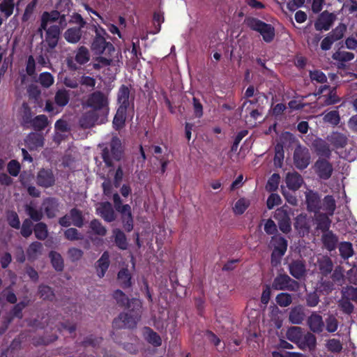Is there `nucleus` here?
Returning a JSON list of instances; mask_svg holds the SVG:
<instances>
[{
  "instance_id": "f257e3e1",
  "label": "nucleus",
  "mask_w": 357,
  "mask_h": 357,
  "mask_svg": "<svg viewBox=\"0 0 357 357\" xmlns=\"http://www.w3.org/2000/svg\"><path fill=\"white\" fill-rule=\"evenodd\" d=\"M95 33L96 36L91 44V50L97 54H105L97 58L98 63H96L95 66H119L120 63H122L121 53L119 50H116L111 43L106 41L105 37L107 35L106 31L100 27L96 29Z\"/></svg>"
},
{
  "instance_id": "f03ea898",
  "label": "nucleus",
  "mask_w": 357,
  "mask_h": 357,
  "mask_svg": "<svg viewBox=\"0 0 357 357\" xmlns=\"http://www.w3.org/2000/svg\"><path fill=\"white\" fill-rule=\"evenodd\" d=\"M142 302L138 299H132L129 303L128 310L126 313L121 314L114 321V325L116 328H133L140 320L142 314Z\"/></svg>"
},
{
  "instance_id": "7ed1b4c3",
  "label": "nucleus",
  "mask_w": 357,
  "mask_h": 357,
  "mask_svg": "<svg viewBox=\"0 0 357 357\" xmlns=\"http://www.w3.org/2000/svg\"><path fill=\"white\" fill-rule=\"evenodd\" d=\"M107 97L100 91H96L91 93L86 101L87 107L91 108L92 111L96 112L102 118H107L109 114Z\"/></svg>"
},
{
  "instance_id": "20e7f679",
  "label": "nucleus",
  "mask_w": 357,
  "mask_h": 357,
  "mask_svg": "<svg viewBox=\"0 0 357 357\" xmlns=\"http://www.w3.org/2000/svg\"><path fill=\"white\" fill-rule=\"evenodd\" d=\"M245 24L251 29L259 32L266 42L269 43L273 40L275 29L271 24L253 17L245 19Z\"/></svg>"
},
{
  "instance_id": "39448f33",
  "label": "nucleus",
  "mask_w": 357,
  "mask_h": 357,
  "mask_svg": "<svg viewBox=\"0 0 357 357\" xmlns=\"http://www.w3.org/2000/svg\"><path fill=\"white\" fill-rule=\"evenodd\" d=\"M111 153L107 148L102 150V159L107 166L110 167L112 165V157L116 160H120L123 155V149L121 140L114 137L110 143Z\"/></svg>"
},
{
  "instance_id": "423d86ee",
  "label": "nucleus",
  "mask_w": 357,
  "mask_h": 357,
  "mask_svg": "<svg viewBox=\"0 0 357 357\" xmlns=\"http://www.w3.org/2000/svg\"><path fill=\"white\" fill-rule=\"evenodd\" d=\"M272 287L276 290L297 291L298 283L286 274H279L274 279Z\"/></svg>"
},
{
  "instance_id": "0eeeda50",
  "label": "nucleus",
  "mask_w": 357,
  "mask_h": 357,
  "mask_svg": "<svg viewBox=\"0 0 357 357\" xmlns=\"http://www.w3.org/2000/svg\"><path fill=\"white\" fill-rule=\"evenodd\" d=\"M311 156L306 147L298 146L294 152V163L299 169H305L310 164Z\"/></svg>"
},
{
  "instance_id": "6e6552de",
  "label": "nucleus",
  "mask_w": 357,
  "mask_h": 357,
  "mask_svg": "<svg viewBox=\"0 0 357 357\" xmlns=\"http://www.w3.org/2000/svg\"><path fill=\"white\" fill-rule=\"evenodd\" d=\"M315 173L321 179H328L333 172L332 164L327 158H319L313 166Z\"/></svg>"
},
{
  "instance_id": "1a4fd4ad",
  "label": "nucleus",
  "mask_w": 357,
  "mask_h": 357,
  "mask_svg": "<svg viewBox=\"0 0 357 357\" xmlns=\"http://www.w3.org/2000/svg\"><path fill=\"white\" fill-rule=\"evenodd\" d=\"M273 240L275 241V245L271 255V263L273 266H276L287 250V242L281 236H275Z\"/></svg>"
},
{
  "instance_id": "9d476101",
  "label": "nucleus",
  "mask_w": 357,
  "mask_h": 357,
  "mask_svg": "<svg viewBox=\"0 0 357 357\" xmlns=\"http://www.w3.org/2000/svg\"><path fill=\"white\" fill-rule=\"evenodd\" d=\"M336 20V15L328 11H324L318 17L314 23V27L317 31H328Z\"/></svg>"
},
{
  "instance_id": "9b49d317",
  "label": "nucleus",
  "mask_w": 357,
  "mask_h": 357,
  "mask_svg": "<svg viewBox=\"0 0 357 357\" xmlns=\"http://www.w3.org/2000/svg\"><path fill=\"white\" fill-rule=\"evenodd\" d=\"M107 120L102 118L98 113L90 110L85 112L79 119V124L84 128L93 127L96 123H103Z\"/></svg>"
},
{
  "instance_id": "f8f14e48",
  "label": "nucleus",
  "mask_w": 357,
  "mask_h": 357,
  "mask_svg": "<svg viewBox=\"0 0 357 357\" xmlns=\"http://www.w3.org/2000/svg\"><path fill=\"white\" fill-rule=\"evenodd\" d=\"M36 183L43 188L52 187L55 183V176L50 169H41L36 176Z\"/></svg>"
},
{
  "instance_id": "ddd939ff",
  "label": "nucleus",
  "mask_w": 357,
  "mask_h": 357,
  "mask_svg": "<svg viewBox=\"0 0 357 357\" xmlns=\"http://www.w3.org/2000/svg\"><path fill=\"white\" fill-rule=\"evenodd\" d=\"M274 218L278 220L279 228L283 233H288L291 231L290 218L284 207L275 211Z\"/></svg>"
},
{
  "instance_id": "4468645a",
  "label": "nucleus",
  "mask_w": 357,
  "mask_h": 357,
  "mask_svg": "<svg viewBox=\"0 0 357 357\" xmlns=\"http://www.w3.org/2000/svg\"><path fill=\"white\" fill-rule=\"evenodd\" d=\"M96 212L105 221L110 222L116 219V214L109 202L99 203L96 206Z\"/></svg>"
},
{
  "instance_id": "2eb2a0df",
  "label": "nucleus",
  "mask_w": 357,
  "mask_h": 357,
  "mask_svg": "<svg viewBox=\"0 0 357 357\" xmlns=\"http://www.w3.org/2000/svg\"><path fill=\"white\" fill-rule=\"evenodd\" d=\"M45 31H46L45 43L52 50L55 48L58 44L60 36V28L59 26L53 25L50 26Z\"/></svg>"
},
{
  "instance_id": "dca6fc26",
  "label": "nucleus",
  "mask_w": 357,
  "mask_h": 357,
  "mask_svg": "<svg viewBox=\"0 0 357 357\" xmlns=\"http://www.w3.org/2000/svg\"><path fill=\"white\" fill-rule=\"evenodd\" d=\"M59 18V12L57 10H52L51 12H44L41 16L40 26L38 29L42 33L43 30H46L52 24L56 22Z\"/></svg>"
},
{
  "instance_id": "f3484780",
  "label": "nucleus",
  "mask_w": 357,
  "mask_h": 357,
  "mask_svg": "<svg viewBox=\"0 0 357 357\" xmlns=\"http://www.w3.org/2000/svg\"><path fill=\"white\" fill-rule=\"evenodd\" d=\"M116 210L122 215L125 229L128 231H131L133 227V220L130 206L129 204H122L121 207Z\"/></svg>"
},
{
  "instance_id": "a211bd4d",
  "label": "nucleus",
  "mask_w": 357,
  "mask_h": 357,
  "mask_svg": "<svg viewBox=\"0 0 357 357\" xmlns=\"http://www.w3.org/2000/svg\"><path fill=\"white\" fill-rule=\"evenodd\" d=\"M25 144L30 151L38 150L44 145V137L36 132L30 133L25 139Z\"/></svg>"
},
{
  "instance_id": "6ab92c4d",
  "label": "nucleus",
  "mask_w": 357,
  "mask_h": 357,
  "mask_svg": "<svg viewBox=\"0 0 357 357\" xmlns=\"http://www.w3.org/2000/svg\"><path fill=\"white\" fill-rule=\"evenodd\" d=\"M285 183L289 189L296 191L303 184V179L298 172H289L286 175Z\"/></svg>"
},
{
  "instance_id": "aec40b11",
  "label": "nucleus",
  "mask_w": 357,
  "mask_h": 357,
  "mask_svg": "<svg viewBox=\"0 0 357 357\" xmlns=\"http://www.w3.org/2000/svg\"><path fill=\"white\" fill-rule=\"evenodd\" d=\"M316 344L317 340L315 336L311 333H307L302 335L301 339L298 344V347L303 350L307 349L310 351H312L315 349Z\"/></svg>"
},
{
  "instance_id": "412c9836",
  "label": "nucleus",
  "mask_w": 357,
  "mask_h": 357,
  "mask_svg": "<svg viewBox=\"0 0 357 357\" xmlns=\"http://www.w3.org/2000/svg\"><path fill=\"white\" fill-rule=\"evenodd\" d=\"M82 29L77 27L68 28L63 33L65 40L71 44L77 43L82 37Z\"/></svg>"
},
{
  "instance_id": "4be33fe9",
  "label": "nucleus",
  "mask_w": 357,
  "mask_h": 357,
  "mask_svg": "<svg viewBox=\"0 0 357 357\" xmlns=\"http://www.w3.org/2000/svg\"><path fill=\"white\" fill-rule=\"evenodd\" d=\"M307 324L314 333H321L324 328V321L321 316L312 313L307 319Z\"/></svg>"
},
{
  "instance_id": "5701e85b",
  "label": "nucleus",
  "mask_w": 357,
  "mask_h": 357,
  "mask_svg": "<svg viewBox=\"0 0 357 357\" xmlns=\"http://www.w3.org/2000/svg\"><path fill=\"white\" fill-rule=\"evenodd\" d=\"M305 199L309 211L316 212L319 210V197L316 192L310 190H307L305 192Z\"/></svg>"
},
{
  "instance_id": "b1692460",
  "label": "nucleus",
  "mask_w": 357,
  "mask_h": 357,
  "mask_svg": "<svg viewBox=\"0 0 357 357\" xmlns=\"http://www.w3.org/2000/svg\"><path fill=\"white\" fill-rule=\"evenodd\" d=\"M43 207L49 218L55 217L58 210V203L54 198H47L43 202Z\"/></svg>"
},
{
  "instance_id": "393cba45",
  "label": "nucleus",
  "mask_w": 357,
  "mask_h": 357,
  "mask_svg": "<svg viewBox=\"0 0 357 357\" xmlns=\"http://www.w3.org/2000/svg\"><path fill=\"white\" fill-rule=\"evenodd\" d=\"M109 265V255L108 252H105L101 257L97 261V274L99 278H102Z\"/></svg>"
},
{
  "instance_id": "a878e982",
  "label": "nucleus",
  "mask_w": 357,
  "mask_h": 357,
  "mask_svg": "<svg viewBox=\"0 0 357 357\" xmlns=\"http://www.w3.org/2000/svg\"><path fill=\"white\" fill-rule=\"evenodd\" d=\"M316 153L320 157L329 158L331 155V151L328 145L323 140L318 139L314 144Z\"/></svg>"
},
{
  "instance_id": "bb28decb",
  "label": "nucleus",
  "mask_w": 357,
  "mask_h": 357,
  "mask_svg": "<svg viewBox=\"0 0 357 357\" xmlns=\"http://www.w3.org/2000/svg\"><path fill=\"white\" fill-rule=\"evenodd\" d=\"M305 314L303 308L301 305H298L293 307L289 315V320L294 324H299L304 319Z\"/></svg>"
},
{
  "instance_id": "cd10ccee",
  "label": "nucleus",
  "mask_w": 357,
  "mask_h": 357,
  "mask_svg": "<svg viewBox=\"0 0 357 357\" xmlns=\"http://www.w3.org/2000/svg\"><path fill=\"white\" fill-rule=\"evenodd\" d=\"M294 227L300 234L304 235L307 233L310 226L307 216L303 214L298 215L296 218Z\"/></svg>"
},
{
  "instance_id": "c85d7f7f",
  "label": "nucleus",
  "mask_w": 357,
  "mask_h": 357,
  "mask_svg": "<svg viewBox=\"0 0 357 357\" xmlns=\"http://www.w3.org/2000/svg\"><path fill=\"white\" fill-rule=\"evenodd\" d=\"M43 245L38 241L33 242L29 245L26 250V255L29 260H35L41 254Z\"/></svg>"
},
{
  "instance_id": "c756f323",
  "label": "nucleus",
  "mask_w": 357,
  "mask_h": 357,
  "mask_svg": "<svg viewBox=\"0 0 357 357\" xmlns=\"http://www.w3.org/2000/svg\"><path fill=\"white\" fill-rule=\"evenodd\" d=\"M289 268L291 275L297 279L303 277L305 271V266L301 261H295L292 262L289 264Z\"/></svg>"
},
{
  "instance_id": "7c9ffc66",
  "label": "nucleus",
  "mask_w": 357,
  "mask_h": 357,
  "mask_svg": "<svg viewBox=\"0 0 357 357\" xmlns=\"http://www.w3.org/2000/svg\"><path fill=\"white\" fill-rule=\"evenodd\" d=\"M126 117V109L119 107L113 120L114 127L118 130L124 126Z\"/></svg>"
},
{
  "instance_id": "2f4dec72",
  "label": "nucleus",
  "mask_w": 357,
  "mask_h": 357,
  "mask_svg": "<svg viewBox=\"0 0 357 357\" xmlns=\"http://www.w3.org/2000/svg\"><path fill=\"white\" fill-rule=\"evenodd\" d=\"M130 91L127 86H122L118 93V102L119 107H124L127 109L129 106Z\"/></svg>"
},
{
  "instance_id": "473e14b6",
  "label": "nucleus",
  "mask_w": 357,
  "mask_h": 357,
  "mask_svg": "<svg viewBox=\"0 0 357 357\" xmlns=\"http://www.w3.org/2000/svg\"><path fill=\"white\" fill-rule=\"evenodd\" d=\"M118 281L119 284L123 287L127 288L131 285V275L128 269L123 268L118 273Z\"/></svg>"
},
{
  "instance_id": "72a5a7b5",
  "label": "nucleus",
  "mask_w": 357,
  "mask_h": 357,
  "mask_svg": "<svg viewBox=\"0 0 357 357\" xmlns=\"http://www.w3.org/2000/svg\"><path fill=\"white\" fill-rule=\"evenodd\" d=\"M328 141L335 147H343L347 144L346 137L339 132H333L328 137Z\"/></svg>"
},
{
  "instance_id": "f704fd0d",
  "label": "nucleus",
  "mask_w": 357,
  "mask_h": 357,
  "mask_svg": "<svg viewBox=\"0 0 357 357\" xmlns=\"http://www.w3.org/2000/svg\"><path fill=\"white\" fill-rule=\"evenodd\" d=\"M70 96L68 91L65 89L59 90L54 97L56 104L59 107L66 106L69 102Z\"/></svg>"
},
{
  "instance_id": "c9c22d12",
  "label": "nucleus",
  "mask_w": 357,
  "mask_h": 357,
  "mask_svg": "<svg viewBox=\"0 0 357 357\" xmlns=\"http://www.w3.org/2000/svg\"><path fill=\"white\" fill-rule=\"evenodd\" d=\"M302 335V329L298 326L291 327L287 332L288 340L296 343L297 345L301 339Z\"/></svg>"
},
{
  "instance_id": "e433bc0d",
  "label": "nucleus",
  "mask_w": 357,
  "mask_h": 357,
  "mask_svg": "<svg viewBox=\"0 0 357 357\" xmlns=\"http://www.w3.org/2000/svg\"><path fill=\"white\" fill-rule=\"evenodd\" d=\"M90 59L89 52L88 49L84 46L78 48L76 55L75 61L80 65L87 63Z\"/></svg>"
},
{
  "instance_id": "4c0bfd02",
  "label": "nucleus",
  "mask_w": 357,
  "mask_h": 357,
  "mask_svg": "<svg viewBox=\"0 0 357 357\" xmlns=\"http://www.w3.org/2000/svg\"><path fill=\"white\" fill-rule=\"evenodd\" d=\"M25 211L30 218L36 222L40 221L43 216L42 211L31 204L25 206Z\"/></svg>"
},
{
  "instance_id": "58836bf2",
  "label": "nucleus",
  "mask_w": 357,
  "mask_h": 357,
  "mask_svg": "<svg viewBox=\"0 0 357 357\" xmlns=\"http://www.w3.org/2000/svg\"><path fill=\"white\" fill-rule=\"evenodd\" d=\"M113 234L115 238V243L116 245L122 250H125L127 248L128 243L125 234L119 229H116L113 231Z\"/></svg>"
},
{
  "instance_id": "ea45409f",
  "label": "nucleus",
  "mask_w": 357,
  "mask_h": 357,
  "mask_svg": "<svg viewBox=\"0 0 357 357\" xmlns=\"http://www.w3.org/2000/svg\"><path fill=\"white\" fill-rule=\"evenodd\" d=\"M347 31V26L344 24H339L328 35L335 42L343 38Z\"/></svg>"
},
{
  "instance_id": "a19ab883",
  "label": "nucleus",
  "mask_w": 357,
  "mask_h": 357,
  "mask_svg": "<svg viewBox=\"0 0 357 357\" xmlns=\"http://www.w3.org/2000/svg\"><path fill=\"white\" fill-rule=\"evenodd\" d=\"M33 230L35 236L38 239L45 240L48 236L47 225L43 222L37 223Z\"/></svg>"
},
{
  "instance_id": "79ce46f5",
  "label": "nucleus",
  "mask_w": 357,
  "mask_h": 357,
  "mask_svg": "<svg viewBox=\"0 0 357 357\" xmlns=\"http://www.w3.org/2000/svg\"><path fill=\"white\" fill-rule=\"evenodd\" d=\"M14 6V0H3L0 3V10L8 18L13 14Z\"/></svg>"
},
{
  "instance_id": "37998d69",
  "label": "nucleus",
  "mask_w": 357,
  "mask_h": 357,
  "mask_svg": "<svg viewBox=\"0 0 357 357\" xmlns=\"http://www.w3.org/2000/svg\"><path fill=\"white\" fill-rule=\"evenodd\" d=\"M332 57L337 61L347 62L354 59V54L350 52L337 51L333 54Z\"/></svg>"
},
{
  "instance_id": "c03bdc74",
  "label": "nucleus",
  "mask_w": 357,
  "mask_h": 357,
  "mask_svg": "<svg viewBox=\"0 0 357 357\" xmlns=\"http://www.w3.org/2000/svg\"><path fill=\"white\" fill-rule=\"evenodd\" d=\"M250 205V201L245 198L239 199L233 208L234 212L236 215L243 214Z\"/></svg>"
},
{
  "instance_id": "a18cd8bd",
  "label": "nucleus",
  "mask_w": 357,
  "mask_h": 357,
  "mask_svg": "<svg viewBox=\"0 0 357 357\" xmlns=\"http://www.w3.org/2000/svg\"><path fill=\"white\" fill-rule=\"evenodd\" d=\"M335 208V201L333 197H325L323 202V210L326 211L329 215H333Z\"/></svg>"
},
{
  "instance_id": "49530a36",
  "label": "nucleus",
  "mask_w": 357,
  "mask_h": 357,
  "mask_svg": "<svg viewBox=\"0 0 357 357\" xmlns=\"http://www.w3.org/2000/svg\"><path fill=\"white\" fill-rule=\"evenodd\" d=\"M38 82L42 86L49 88L54 84V79L51 73L47 72L42 73L39 75Z\"/></svg>"
},
{
  "instance_id": "de8ad7c7",
  "label": "nucleus",
  "mask_w": 357,
  "mask_h": 357,
  "mask_svg": "<svg viewBox=\"0 0 357 357\" xmlns=\"http://www.w3.org/2000/svg\"><path fill=\"white\" fill-rule=\"evenodd\" d=\"M146 340L155 347L161 345L162 340L160 337L150 328H146Z\"/></svg>"
},
{
  "instance_id": "09e8293b",
  "label": "nucleus",
  "mask_w": 357,
  "mask_h": 357,
  "mask_svg": "<svg viewBox=\"0 0 357 357\" xmlns=\"http://www.w3.org/2000/svg\"><path fill=\"white\" fill-rule=\"evenodd\" d=\"M339 250L340 255L344 259H348L351 257L354 254V250L351 243L349 242H343L340 245Z\"/></svg>"
},
{
  "instance_id": "8fccbe9b",
  "label": "nucleus",
  "mask_w": 357,
  "mask_h": 357,
  "mask_svg": "<svg viewBox=\"0 0 357 357\" xmlns=\"http://www.w3.org/2000/svg\"><path fill=\"white\" fill-rule=\"evenodd\" d=\"M323 119L325 123L336 126L339 123L340 118L338 112L333 110L324 114Z\"/></svg>"
},
{
  "instance_id": "3c124183",
  "label": "nucleus",
  "mask_w": 357,
  "mask_h": 357,
  "mask_svg": "<svg viewBox=\"0 0 357 357\" xmlns=\"http://www.w3.org/2000/svg\"><path fill=\"white\" fill-rule=\"evenodd\" d=\"M71 222L73 225L81 227L83 225V217L82 212L76 208H73L70 211Z\"/></svg>"
},
{
  "instance_id": "603ef678",
  "label": "nucleus",
  "mask_w": 357,
  "mask_h": 357,
  "mask_svg": "<svg viewBox=\"0 0 357 357\" xmlns=\"http://www.w3.org/2000/svg\"><path fill=\"white\" fill-rule=\"evenodd\" d=\"M350 298H347L342 294V298L339 301V307L346 314H351L354 310V305L349 301Z\"/></svg>"
},
{
  "instance_id": "864d4df0",
  "label": "nucleus",
  "mask_w": 357,
  "mask_h": 357,
  "mask_svg": "<svg viewBox=\"0 0 357 357\" xmlns=\"http://www.w3.org/2000/svg\"><path fill=\"white\" fill-rule=\"evenodd\" d=\"M275 301L280 307H287L292 303V297L289 294L280 293L277 295Z\"/></svg>"
},
{
  "instance_id": "5fc2aeb1",
  "label": "nucleus",
  "mask_w": 357,
  "mask_h": 357,
  "mask_svg": "<svg viewBox=\"0 0 357 357\" xmlns=\"http://www.w3.org/2000/svg\"><path fill=\"white\" fill-rule=\"evenodd\" d=\"M32 124L35 129L43 130L48 124L47 118L45 115H38L33 119Z\"/></svg>"
},
{
  "instance_id": "6e6d98bb",
  "label": "nucleus",
  "mask_w": 357,
  "mask_h": 357,
  "mask_svg": "<svg viewBox=\"0 0 357 357\" xmlns=\"http://www.w3.org/2000/svg\"><path fill=\"white\" fill-rule=\"evenodd\" d=\"M280 176L278 174H273L268 179L266 185V190L269 192L275 191L278 189L280 183Z\"/></svg>"
},
{
  "instance_id": "4d7b16f0",
  "label": "nucleus",
  "mask_w": 357,
  "mask_h": 357,
  "mask_svg": "<svg viewBox=\"0 0 357 357\" xmlns=\"http://www.w3.org/2000/svg\"><path fill=\"white\" fill-rule=\"evenodd\" d=\"M50 257L54 268L56 271H61L63 268V262L61 255L56 252H51Z\"/></svg>"
},
{
  "instance_id": "13d9d810",
  "label": "nucleus",
  "mask_w": 357,
  "mask_h": 357,
  "mask_svg": "<svg viewBox=\"0 0 357 357\" xmlns=\"http://www.w3.org/2000/svg\"><path fill=\"white\" fill-rule=\"evenodd\" d=\"M90 228L98 235L105 236L107 233L106 228L98 220H93L90 223Z\"/></svg>"
},
{
  "instance_id": "bf43d9fd",
  "label": "nucleus",
  "mask_w": 357,
  "mask_h": 357,
  "mask_svg": "<svg viewBox=\"0 0 357 357\" xmlns=\"http://www.w3.org/2000/svg\"><path fill=\"white\" fill-rule=\"evenodd\" d=\"M317 227L319 229L326 231L328 230L331 225L329 218L324 214H319L317 217Z\"/></svg>"
},
{
  "instance_id": "052dcab7",
  "label": "nucleus",
  "mask_w": 357,
  "mask_h": 357,
  "mask_svg": "<svg viewBox=\"0 0 357 357\" xmlns=\"http://www.w3.org/2000/svg\"><path fill=\"white\" fill-rule=\"evenodd\" d=\"M64 236L69 241L82 240L84 236L75 228H69L64 231Z\"/></svg>"
},
{
  "instance_id": "680f3d73",
  "label": "nucleus",
  "mask_w": 357,
  "mask_h": 357,
  "mask_svg": "<svg viewBox=\"0 0 357 357\" xmlns=\"http://www.w3.org/2000/svg\"><path fill=\"white\" fill-rule=\"evenodd\" d=\"M38 294L43 299L52 300L54 297L52 289L50 287L45 285H41L39 287Z\"/></svg>"
},
{
  "instance_id": "e2e57ef3",
  "label": "nucleus",
  "mask_w": 357,
  "mask_h": 357,
  "mask_svg": "<svg viewBox=\"0 0 357 357\" xmlns=\"http://www.w3.org/2000/svg\"><path fill=\"white\" fill-rule=\"evenodd\" d=\"M326 347L328 351L333 353H339L342 349V345L340 340L331 339L327 341Z\"/></svg>"
},
{
  "instance_id": "0e129e2a",
  "label": "nucleus",
  "mask_w": 357,
  "mask_h": 357,
  "mask_svg": "<svg viewBox=\"0 0 357 357\" xmlns=\"http://www.w3.org/2000/svg\"><path fill=\"white\" fill-rule=\"evenodd\" d=\"M324 243L327 246L328 250H333L337 243L336 237L331 232L325 234L323 237Z\"/></svg>"
},
{
  "instance_id": "69168bd1",
  "label": "nucleus",
  "mask_w": 357,
  "mask_h": 357,
  "mask_svg": "<svg viewBox=\"0 0 357 357\" xmlns=\"http://www.w3.org/2000/svg\"><path fill=\"white\" fill-rule=\"evenodd\" d=\"M113 296L118 303H119L120 305H121L123 306L126 305L128 307L129 303H130L132 301V300L129 301V299L126 297V296L121 290L115 291Z\"/></svg>"
},
{
  "instance_id": "338daca9",
  "label": "nucleus",
  "mask_w": 357,
  "mask_h": 357,
  "mask_svg": "<svg viewBox=\"0 0 357 357\" xmlns=\"http://www.w3.org/2000/svg\"><path fill=\"white\" fill-rule=\"evenodd\" d=\"M326 326L328 332L334 333L337 329L338 321L334 316L330 315L326 319Z\"/></svg>"
},
{
  "instance_id": "774afa93",
  "label": "nucleus",
  "mask_w": 357,
  "mask_h": 357,
  "mask_svg": "<svg viewBox=\"0 0 357 357\" xmlns=\"http://www.w3.org/2000/svg\"><path fill=\"white\" fill-rule=\"evenodd\" d=\"M342 294L347 298L357 303V288L353 287H347L342 291Z\"/></svg>"
}]
</instances>
